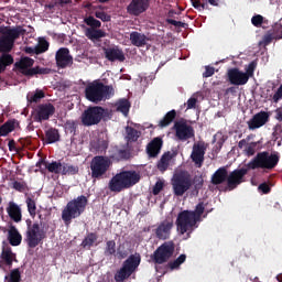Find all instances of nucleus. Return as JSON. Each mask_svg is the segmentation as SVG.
I'll use <instances>...</instances> for the list:
<instances>
[{
	"label": "nucleus",
	"instance_id": "f257e3e1",
	"mask_svg": "<svg viewBox=\"0 0 282 282\" xmlns=\"http://www.w3.org/2000/svg\"><path fill=\"white\" fill-rule=\"evenodd\" d=\"M140 182V174L133 171H124L113 176L109 183L110 191L120 193L124 188H131Z\"/></svg>",
	"mask_w": 282,
	"mask_h": 282
},
{
	"label": "nucleus",
	"instance_id": "f03ea898",
	"mask_svg": "<svg viewBox=\"0 0 282 282\" xmlns=\"http://www.w3.org/2000/svg\"><path fill=\"white\" fill-rule=\"evenodd\" d=\"M86 206L87 197L85 196H79L76 199L70 200L62 212L63 221L69 226L72 219H76V217H80V215L85 213Z\"/></svg>",
	"mask_w": 282,
	"mask_h": 282
},
{
	"label": "nucleus",
	"instance_id": "7ed1b4c3",
	"mask_svg": "<svg viewBox=\"0 0 282 282\" xmlns=\"http://www.w3.org/2000/svg\"><path fill=\"white\" fill-rule=\"evenodd\" d=\"M113 96V87L105 86L101 83L94 82L86 87V98L90 102H100Z\"/></svg>",
	"mask_w": 282,
	"mask_h": 282
},
{
	"label": "nucleus",
	"instance_id": "20e7f679",
	"mask_svg": "<svg viewBox=\"0 0 282 282\" xmlns=\"http://www.w3.org/2000/svg\"><path fill=\"white\" fill-rule=\"evenodd\" d=\"M140 258L139 253L131 254L122 264V268L116 273L115 281L123 282L124 280L129 279L131 274H133L138 267L140 265Z\"/></svg>",
	"mask_w": 282,
	"mask_h": 282
},
{
	"label": "nucleus",
	"instance_id": "39448f33",
	"mask_svg": "<svg viewBox=\"0 0 282 282\" xmlns=\"http://www.w3.org/2000/svg\"><path fill=\"white\" fill-rule=\"evenodd\" d=\"M197 224V215L193 212L184 210L178 214L176 219V230L180 235L191 232Z\"/></svg>",
	"mask_w": 282,
	"mask_h": 282
},
{
	"label": "nucleus",
	"instance_id": "423d86ee",
	"mask_svg": "<svg viewBox=\"0 0 282 282\" xmlns=\"http://www.w3.org/2000/svg\"><path fill=\"white\" fill-rule=\"evenodd\" d=\"M276 164H279V155L261 152L248 163V166L249 169H274Z\"/></svg>",
	"mask_w": 282,
	"mask_h": 282
},
{
	"label": "nucleus",
	"instance_id": "0eeeda50",
	"mask_svg": "<svg viewBox=\"0 0 282 282\" xmlns=\"http://www.w3.org/2000/svg\"><path fill=\"white\" fill-rule=\"evenodd\" d=\"M101 118H109V110H105L101 107H93L87 109L82 116V122L86 127L98 124Z\"/></svg>",
	"mask_w": 282,
	"mask_h": 282
},
{
	"label": "nucleus",
	"instance_id": "6e6552de",
	"mask_svg": "<svg viewBox=\"0 0 282 282\" xmlns=\"http://www.w3.org/2000/svg\"><path fill=\"white\" fill-rule=\"evenodd\" d=\"M172 186L175 195H184V193L191 188V175L186 172L174 174Z\"/></svg>",
	"mask_w": 282,
	"mask_h": 282
},
{
	"label": "nucleus",
	"instance_id": "1a4fd4ad",
	"mask_svg": "<svg viewBox=\"0 0 282 282\" xmlns=\"http://www.w3.org/2000/svg\"><path fill=\"white\" fill-rule=\"evenodd\" d=\"M253 72H254V64H250L246 73L237 68L229 69L228 70L229 83H231V85H246L248 80H250V76H252Z\"/></svg>",
	"mask_w": 282,
	"mask_h": 282
},
{
	"label": "nucleus",
	"instance_id": "9d476101",
	"mask_svg": "<svg viewBox=\"0 0 282 282\" xmlns=\"http://www.w3.org/2000/svg\"><path fill=\"white\" fill-rule=\"evenodd\" d=\"M23 32L21 28L8 29L0 39V52H10L14 45V40L19 39Z\"/></svg>",
	"mask_w": 282,
	"mask_h": 282
},
{
	"label": "nucleus",
	"instance_id": "9b49d317",
	"mask_svg": "<svg viewBox=\"0 0 282 282\" xmlns=\"http://www.w3.org/2000/svg\"><path fill=\"white\" fill-rule=\"evenodd\" d=\"M45 239V231L39 224H33L26 231V243L29 248H36Z\"/></svg>",
	"mask_w": 282,
	"mask_h": 282
},
{
	"label": "nucleus",
	"instance_id": "f8f14e48",
	"mask_svg": "<svg viewBox=\"0 0 282 282\" xmlns=\"http://www.w3.org/2000/svg\"><path fill=\"white\" fill-rule=\"evenodd\" d=\"M109 166H111L109 158L95 156L90 163L91 176L102 177L109 171Z\"/></svg>",
	"mask_w": 282,
	"mask_h": 282
},
{
	"label": "nucleus",
	"instance_id": "ddd939ff",
	"mask_svg": "<svg viewBox=\"0 0 282 282\" xmlns=\"http://www.w3.org/2000/svg\"><path fill=\"white\" fill-rule=\"evenodd\" d=\"M32 65H34V59L30 57H22L19 62L15 63V67L21 72V74H24L25 76H34V74H45V69L43 68H32Z\"/></svg>",
	"mask_w": 282,
	"mask_h": 282
},
{
	"label": "nucleus",
	"instance_id": "4468645a",
	"mask_svg": "<svg viewBox=\"0 0 282 282\" xmlns=\"http://www.w3.org/2000/svg\"><path fill=\"white\" fill-rule=\"evenodd\" d=\"M174 250H175V247L173 246V242L163 243L154 252L155 263H164L165 261H169V259H171V257H173Z\"/></svg>",
	"mask_w": 282,
	"mask_h": 282
},
{
	"label": "nucleus",
	"instance_id": "2eb2a0df",
	"mask_svg": "<svg viewBox=\"0 0 282 282\" xmlns=\"http://www.w3.org/2000/svg\"><path fill=\"white\" fill-rule=\"evenodd\" d=\"M56 64L58 67H69L74 63V58L69 54V50L62 47L56 52L55 55Z\"/></svg>",
	"mask_w": 282,
	"mask_h": 282
},
{
	"label": "nucleus",
	"instance_id": "dca6fc26",
	"mask_svg": "<svg viewBox=\"0 0 282 282\" xmlns=\"http://www.w3.org/2000/svg\"><path fill=\"white\" fill-rule=\"evenodd\" d=\"M248 173V170L241 169V170H235L231 172L227 177V183L229 188H237L241 182H243V175Z\"/></svg>",
	"mask_w": 282,
	"mask_h": 282
},
{
	"label": "nucleus",
	"instance_id": "f3484780",
	"mask_svg": "<svg viewBox=\"0 0 282 282\" xmlns=\"http://www.w3.org/2000/svg\"><path fill=\"white\" fill-rule=\"evenodd\" d=\"M175 130H176V138L178 140H188V138H193L195 135V132L193 131V128L191 126H186L185 123H175Z\"/></svg>",
	"mask_w": 282,
	"mask_h": 282
},
{
	"label": "nucleus",
	"instance_id": "a211bd4d",
	"mask_svg": "<svg viewBox=\"0 0 282 282\" xmlns=\"http://www.w3.org/2000/svg\"><path fill=\"white\" fill-rule=\"evenodd\" d=\"M269 118L270 115H268V112H259L251 120L248 121V127L251 130L261 129V127H263V124L268 122Z\"/></svg>",
	"mask_w": 282,
	"mask_h": 282
},
{
	"label": "nucleus",
	"instance_id": "6ab92c4d",
	"mask_svg": "<svg viewBox=\"0 0 282 282\" xmlns=\"http://www.w3.org/2000/svg\"><path fill=\"white\" fill-rule=\"evenodd\" d=\"M172 228L173 220H164L155 230L156 237H159V239H169Z\"/></svg>",
	"mask_w": 282,
	"mask_h": 282
},
{
	"label": "nucleus",
	"instance_id": "aec40b11",
	"mask_svg": "<svg viewBox=\"0 0 282 282\" xmlns=\"http://www.w3.org/2000/svg\"><path fill=\"white\" fill-rule=\"evenodd\" d=\"M54 111H56V109L52 104L41 105L37 109L39 122H41V120H50V117L54 116Z\"/></svg>",
	"mask_w": 282,
	"mask_h": 282
},
{
	"label": "nucleus",
	"instance_id": "412c9836",
	"mask_svg": "<svg viewBox=\"0 0 282 282\" xmlns=\"http://www.w3.org/2000/svg\"><path fill=\"white\" fill-rule=\"evenodd\" d=\"M204 147L194 144L191 158L197 166H202V162H204Z\"/></svg>",
	"mask_w": 282,
	"mask_h": 282
},
{
	"label": "nucleus",
	"instance_id": "4be33fe9",
	"mask_svg": "<svg viewBox=\"0 0 282 282\" xmlns=\"http://www.w3.org/2000/svg\"><path fill=\"white\" fill-rule=\"evenodd\" d=\"M148 8L149 4L144 1H132L128 7V11L130 14H142Z\"/></svg>",
	"mask_w": 282,
	"mask_h": 282
},
{
	"label": "nucleus",
	"instance_id": "5701e85b",
	"mask_svg": "<svg viewBox=\"0 0 282 282\" xmlns=\"http://www.w3.org/2000/svg\"><path fill=\"white\" fill-rule=\"evenodd\" d=\"M130 41L135 47H143V45L149 43V37L142 33L132 32L130 34Z\"/></svg>",
	"mask_w": 282,
	"mask_h": 282
},
{
	"label": "nucleus",
	"instance_id": "b1692460",
	"mask_svg": "<svg viewBox=\"0 0 282 282\" xmlns=\"http://www.w3.org/2000/svg\"><path fill=\"white\" fill-rule=\"evenodd\" d=\"M7 213L9 215V217H11V219H13V221H21V207H19V205H17L15 203H9V206L7 208Z\"/></svg>",
	"mask_w": 282,
	"mask_h": 282
},
{
	"label": "nucleus",
	"instance_id": "393cba45",
	"mask_svg": "<svg viewBox=\"0 0 282 282\" xmlns=\"http://www.w3.org/2000/svg\"><path fill=\"white\" fill-rule=\"evenodd\" d=\"M105 54L108 61H124V53L118 47L108 48Z\"/></svg>",
	"mask_w": 282,
	"mask_h": 282
},
{
	"label": "nucleus",
	"instance_id": "a878e982",
	"mask_svg": "<svg viewBox=\"0 0 282 282\" xmlns=\"http://www.w3.org/2000/svg\"><path fill=\"white\" fill-rule=\"evenodd\" d=\"M160 149H162V139L155 138L149 143L147 151L150 158H155L160 153Z\"/></svg>",
	"mask_w": 282,
	"mask_h": 282
},
{
	"label": "nucleus",
	"instance_id": "bb28decb",
	"mask_svg": "<svg viewBox=\"0 0 282 282\" xmlns=\"http://www.w3.org/2000/svg\"><path fill=\"white\" fill-rule=\"evenodd\" d=\"M1 263H4L6 265H12L13 261H17V256L10 250V248H3L2 249V256H1Z\"/></svg>",
	"mask_w": 282,
	"mask_h": 282
},
{
	"label": "nucleus",
	"instance_id": "cd10ccee",
	"mask_svg": "<svg viewBox=\"0 0 282 282\" xmlns=\"http://www.w3.org/2000/svg\"><path fill=\"white\" fill-rule=\"evenodd\" d=\"M85 34L90 41H98V39H105L107 36L105 31L96 29H86Z\"/></svg>",
	"mask_w": 282,
	"mask_h": 282
},
{
	"label": "nucleus",
	"instance_id": "c85d7f7f",
	"mask_svg": "<svg viewBox=\"0 0 282 282\" xmlns=\"http://www.w3.org/2000/svg\"><path fill=\"white\" fill-rule=\"evenodd\" d=\"M21 234H19V230L17 228L11 227L9 230V241L11 246H20L21 245Z\"/></svg>",
	"mask_w": 282,
	"mask_h": 282
},
{
	"label": "nucleus",
	"instance_id": "c756f323",
	"mask_svg": "<svg viewBox=\"0 0 282 282\" xmlns=\"http://www.w3.org/2000/svg\"><path fill=\"white\" fill-rule=\"evenodd\" d=\"M226 177H228V172H226V169H219L213 175L212 182L213 184H221V182L226 181Z\"/></svg>",
	"mask_w": 282,
	"mask_h": 282
},
{
	"label": "nucleus",
	"instance_id": "7c9ffc66",
	"mask_svg": "<svg viewBox=\"0 0 282 282\" xmlns=\"http://www.w3.org/2000/svg\"><path fill=\"white\" fill-rule=\"evenodd\" d=\"M61 140V135L58 134V130L51 129L46 131V142L47 144H54V142H58Z\"/></svg>",
	"mask_w": 282,
	"mask_h": 282
},
{
	"label": "nucleus",
	"instance_id": "2f4dec72",
	"mask_svg": "<svg viewBox=\"0 0 282 282\" xmlns=\"http://www.w3.org/2000/svg\"><path fill=\"white\" fill-rule=\"evenodd\" d=\"M175 110H171L169 111L165 117L159 122V126L164 129V127H169V124L171 122H173V120H175Z\"/></svg>",
	"mask_w": 282,
	"mask_h": 282
},
{
	"label": "nucleus",
	"instance_id": "473e14b6",
	"mask_svg": "<svg viewBox=\"0 0 282 282\" xmlns=\"http://www.w3.org/2000/svg\"><path fill=\"white\" fill-rule=\"evenodd\" d=\"M129 109H131V104L127 99H121L117 102V110H119L123 116L129 113Z\"/></svg>",
	"mask_w": 282,
	"mask_h": 282
},
{
	"label": "nucleus",
	"instance_id": "72a5a7b5",
	"mask_svg": "<svg viewBox=\"0 0 282 282\" xmlns=\"http://www.w3.org/2000/svg\"><path fill=\"white\" fill-rule=\"evenodd\" d=\"M14 63V59L12 58V55L4 54L0 57V74L1 72L6 70V67L8 65H12Z\"/></svg>",
	"mask_w": 282,
	"mask_h": 282
},
{
	"label": "nucleus",
	"instance_id": "f704fd0d",
	"mask_svg": "<svg viewBox=\"0 0 282 282\" xmlns=\"http://www.w3.org/2000/svg\"><path fill=\"white\" fill-rule=\"evenodd\" d=\"M126 133H127L126 138L128 142H135V140L140 138V132H138L131 127L126 128Z\"/></svg>",
	"mask_w": 282,
	"mask_h": 282
},
{
	"label": "nucleus",
	"instance_id": "c9c22d12",
	"mask_svg": "<svg viewBox=\"0 0 282 282\" xmlns=\"http://www.w3.org/2000/svg\"><path fill=\"white\" fill-rule=\"evenodd\" d=\"M78 173V166L63 164L62 165V175H76Z\"/></svg>",
	"mask_w": 282,
	"mask_h": 282
},
{
	"label": "nucleus",
	"instance_id": "e433bc0d",
	"mask_svg": "<svg viewBox=\"0 0 282 282\" xmlns=\"http://www.w3.org/2000/svg\"><path fill=\"white\" fill-rule=\"evenodd\" d=\"M48 47H50V43H47V41H45V39L40 37L39 43L35 47V52H36V54H41L43 52H47Z\"/></svg>",
	"mask_w": 282,
	"mask_h": 282
},
{
	"label": "nucleus",
	"instance_id": "4c0bfd02",
	"mask_svg": "<svg viewBox=\"0 0 282 282\" xmlns=\"http://www.w3.org/2000/svg\"><path fill=\"white\" fill-rule=\"evenodd\" d=\"M11 131H14V121H8L0 127V135H8Z\"/></svg>",
	"mask_w": 282,
	"mask_h": 282
},
{
	"label": "nucleus",
	"instance_id": "58836bf2",
	"mask_svg": "<svg viewBox=\"0 0 282 282\" xmlns=\"http://www.w3.org/2000/svg\"><path fill=\"white\" fill-rule=\"evenodd\" d=\"M4 279H6V282H20L21 281V273L19 272V269H14Z\"/></svg>",
	"mask_w": 282,
	"mask_h": 282
},
{
	"label": "nucleus",
	"instance_id": "ea45409f",
	"mask_svg": "<svg viewBox=\"0 0 282 282\" xmlns=\"http://www.w3.org/2000/svg\"><path fill=\"white\" fill-rule=\"evenodd\" d=\"M169 162H171V155L164 154L158 164V169L161 171H165L166 169H169Z\"/></svg>",
	"mask_w": 282,
	"mask_h": 282
},
{
	"label": "nucleus",
	"instance_id": "a19ab883",
	"mask_svg": "<svg viewBox=\"0 0 282 282\" xmlns=\"http://www.w3.org/2000/svg\"><path fill=\"white\" fill-rule=\"evenodd\" d=\"M41 98H45L43 90H37L34 95H28L29 102H39Z\"/></svg>",
	"mask_w": 282,
	"mask_h": 282
},
{
	"label": "nucleus",
	"instance_id": "79ce46f5",
	"mask_svg": "<svg viewBox=\"0 0 282 282\" xmlns=\"http://www.w3.org/2000/svg\"><path fill=\"white\" fill-rule=\"evenodd\" d=\"M50 173H63V164L53 162L47 165Z\"/></svg>",
	"mask_w": 282,
	"mask_h": 282
},
{
	"label": "nucleus",
	"instance_id": "37998d69",
	"mask_svg": "<svg viewBox=\"0 0 282 282\" xmlns=\"http://www.w3.org/2000/svg\"><path fill=\"white\" fill-rule=\"evenodd\" d=\"M186 261V254H181L174 262L170 263L171 270H177Z\"/></svg>",
	"mask_w": 282,
	"mask_h": 282
},
{
	"label": "nucleus",
	"instance_id": "c03bdc74",
	"mask_svg": "<svg viewBox=\"0 0 282 282\" xmlns=\"http://www.w3.org/2000/svg\"><path fill=\"white\" fill-rule=\"evenodd\" d=\"M217 6V2L215 1H209V2H205L202 4L200 1H192V6L193 8H195L196 10H204V8H206V6Z\"/></svg>",
	"mask_w": 282,
	"mask_h": 282
},
{
	"label": "nucleus",
	"instance_id": "a18cd8bd",
	"mask_svg": "<svg viewBox=\"0 0 282 282\" xmlns=\"http://www.w3.org/2000/svg\"><path fill=\"white\" fill-rule=\"evenodd\" d=\"M98 238L96 237V235L90 234L86 237V239L83 241V246L84 248H89L90 246H94V243H96V240Z\"/></svg>",
	"mask_w": 282,
	"mask_h": 282
},
{
	"label": "nucleus",
	"instance_id": "49530a36",
	"mask_svg": "<svg viewBox=\"0 0 282 282\" xmlns=\"http://www.w3.org/2000/svg\"><path fill=\"white\" fill-rule=\"evenodd\" d=\"M26 206H28V210H29L30 215L32 217H34V215H36V203L34 200H32V198H28Z\"/></svg>",
	"mask_w": 282,
	"mask_h": 282
},
{
	"label": "nucleus",
	"instance_id": "de8ad7c7",
	"mask_svg": "<svg viewBox=\"0 0 282 282\" xmlns=\"http://www.w3.org/2000/svg\"><path fill=\"white\" fill-rule=\"evenodd\" d=\"M85 23L88 24L93 30L96 28H100V25H102L100 21L94 19V17L86 18Z\"/></svg>",
	"mask_w": 282,
	"mask_h": 282
},
{
	"label": "nucleus",
	"instance_id": "09e8293b",
	"mask_svg": "<svg viewBox=\"0 0 282 282\" xmlns=\"http://www.w3.org/2000/svg\"><path fill=\"white\" fill-rule=\"evenodd\" d=\"M245 153L248 155H252L253 153H257V143L252 142L246 145Z\"/></svg>",
	"mask_w": 282,
	"mask_h": 282
},
{
	"label": "nucleus",
	"instance_id": "8fccbe9b",
	"mask_svg": "<svg viewBox=\"0 0 282 282\" xmlns=\"http://www.w3.org/2000/svg\"><path fill=\"white\" fill-rule=\"evenodd\" d=\"M106 252H108V254H116V242L115 241L107 242Z\"/></svg>",
	"mask_w": 282,
	"mask_h": 282
},
{
	"label": "nucleus",
	"instance_id": "3c124183",
	"mask_svg": "<svg viewBox=\"0 0 282 282\" xmlns=\"http://www.w3.org/2000/svg\"><path fill=\"white\" fill-rule=\"evenodd\" d=\"M192 213H194V215H196L197 221H199V217H202V214L204 213V205L203 204H198L196 206L195 212H192Z\"/></svg>",
	"mask_w": 282,
	"mask_h": 282
},
{
	"label": "nucleus",
	"instance_id": "603ef678",
	"mask_svg": "<svg viewBox=\"0 0 282 282\" xmlns=\"http://www.w3.org/2000/svg\"><path fill=\"white\" fill-rule=\"evenodd\" d=\"M252 25H256V28H259V25H261V23H263V17L261 15H254L251 19Z\"/></svg>",
	"mask_w": 282,
	"mask_h": 282
},
{
	"label": "nucleus",
	"instance_id": "864d4df0",
	"mask_svg": "<svg viewBox=\"0 0 282 282\" xmlns=\"http://www.w3.org/2000/svg\"><path fill=\"white\" fill-rule=\"evenodd\" d=\"M95 15L97 19H100L101 21H111V17L107 15L105 12H95Z\"/></svg>",
	"mask_w": 282,
	"mask_h": 282
},
{
	"label": "nucleus",
	"instance_id": "5fc2aeb1",
	"mask_svg": "<svg viewBox=\"0 0 282 282\" xmlns=\"http://www.w3.org/2000/svg\"><path fill=\"white\" fill-rule=\"evenodd\" d=\"M162 188H164V183H162V181L156 182V184L153 188V194L158 195L160 193V191H162Z\"/></svg>",
	"mask_w": 282,
	"mask_h": 282
},
{
	"label": "nucleus",
	"instance_id": "6e6d98bb",
	"mask_svg": "<svg viewBox=\"0 0 282 282\" xmlns=\"http://www.w3.org/2000/svg\"><path fill=\"white\" fill-rule=\"evenodd\" d=\"M281 98H282V85L280 86L278 91L274 94L273 101L279 102L281 100Z\"/></svg>",
	"mask_w": 282,
	"mask_h": 282
},
{
	"label": "nucleus",
	"instance_id": "4d7b16f0",
	"mask_svg": "<svg viewBox=\"0 0 282 282\" xmlns=\"http://www.w3.org/2000/svg\"><path fill=\"white\" fill-rule=\"evenodd\" d=\"M213 74H215V68L207 66L203 76L205 78H210V76H213Z\"/></svg>",
	"mask_w": 282,
	"mask_h": 282
},
{
	"label": "nucleus",
	"instance_id": "13d9d810",
	"mask_svg": "<svg viewBox=\"0 0 282 282\" xmlns=\"http://www.w3.org/2000/svg\"><path fill=\"white\" fill-rule=\"evenodd\" d=\"M195 105H197V99H195V98H189V99L187 100V109H193V108H195Z\"/></svg>",
	"mask_w": 282,
	"mask_h": 282
},
{
	"label": "nucleus",
	"instance_id": "bf43d9fd",
	"mask_svg": "<svg viewBox=\"0 0 282 282\" xmlns=\"http://www.w3.org/2000/svg\"><path fill=\"white\" fill-rule=\"evenodd\" d=\"M259 191H262V193H270V186H268L267 184H261L259 186Z\"/></svg>",
	"mask_w": 282,
	"mask_h": 282
},
{
	"label": "nucleus",
	"instance_id": "052dcab7",
	"mask_svg": "<svg viewBox=\"0 0 282 282\" xmlns=\"http://www.w3.org/2000/svg\"><path fill=\"white\" fill-rule=\"evenodd\" d=\"M170 23H171L172 25H176L177 28L184 25V23L177 22V21H175V20H170Z\"/></svg>",
	"mask_w": 282,
	"mask_h": 282
},
{
	"label": "nucleus",
	"instance_id": "680f3d73",
	"mask_svg": "<svg viewBox=\"0 0 282 282\" xmlns=\"http://www.w3.org/2000/svg\"><path fill=\"white\" fill-rule=\"evenodd\" d=\"M25 52H26V54H32V53L36 52V48L26 47Z\"/></svg>",
	"mask_w": 282,
	"mask_h": 282
},
{
	"label": "nucleus",
	"instance_id": "e2e57ef3",
	"mask_svg": "<svg viewBox=\"0 0 282 282\" xmlns=\"http://www.w3.org/2000/svg\"><path fill=\"white\" fill-rule=\"evenodd\" d=\"M276 118L282 122V110H276Z\"/></svg>",
	"mask_w": 282,
	"mask_h": 282
},
{
	"label": "nucleus",
	"instance_id": "0e129e2a",
	"mask_svg": "<svg viewBox=\"0 0 282 282\" xmlns=\"http://www.w3.org/2000/svg\"><path fill=\"white\" fill-rule=\"evenodd\" d=\"M238 147L239 149H243L246 147V140H241L239 143H238Z\"/></svg>",
	"mask_w": 282,
	"mask_h": 282
},
{
	"label": "nucleus",
	"instance_id": "69168bd1",
	"mask_svg": "<svg viewBox=\"0 0 282 282\" xmlns=\"http://www.w3.org/2000/svg\"><path fill=\"white\" fill-rule=\"evenodd\" d=\"M132 1H149V0H132Z\"/></svg>",
	"mask_w": 282,
	"mask_h": 282
},
{
	"label": "nucleus",
	"instance_id": "338daca9",
	"mask_svg": "<svg viewBox=\"0 0 282 282\" xmlns=\"http://www.w3.org/2000/svg\"><path fill=\"white\" fill-rule=\"evenodd\" d=\"M126 256V253L124 254H121V257L123 258Z\"/></svg>",
	"mask_w": 282,
	"mask_h": 282
},
{
	"label": "nucleus",
	"instance_id": "774afa93",
	"mask_svg": "<svg viewBox=\"0 0 282 282\" xmlns=\"http://www.w3.org/2000/svg\"><path fill=\"white\" fill-rule=\"evenodd\" d=\"M0 202H1V197H0Z\"/></svg>",
	"mask_w": 282,
	"mask_h": 282
}]
</instances>
